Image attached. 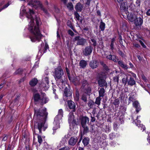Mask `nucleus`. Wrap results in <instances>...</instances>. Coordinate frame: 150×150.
Returning <instances> with one entry per match:
<instances>
[{"mask_svg":"<svg viewBox=\"0 0 150 150\" xmlns=\"http://www.w3.org/2000/svg\"><path fill=\"white\" fill-rule=\"evenodd\" d=\"M100 28L101 29V30H103V23L102 21H101V22L100 24Z\"/></svg>","mask_w":150,"mask_h":150,"instance_id":"nucleus-59","label":"nucleus"},{"mask_svg":"<svg viewBox=\"0 0 150 150\" xmlns=\"http://www.w3.org/2000/svg\"><path fill=\"white\" fill-rule=\"evenodd\" d=\"M64 93L65 96L66 97H69V98H70L72 94V91L66 87L65 88Z\"/></svg>","mask_w":150,"mask_h":150,"instance_id":"nucleus-19","label":"nucleus"},{"mask_svg":"<svg viewBox=\"0 0 150 150\" xmlns=\"http://www.w3.org/2000/svg\"><path fill=\"white\" fill-rule=\"evenodd\" d=\"M117 62L119 65L122 68L125 69H128L127 65L123 63L122 61H118V59Z\"/></svg>","mask_w":150,"mask_h":150,"instance_id":"nucleus-31","label":"nucleus"},{"mask_svg":"<svg viewBox=\"0 0 150 150\" xmlns=\"http://www.w3.org/2000/svg\"><path fill=\"white\" fill-rule=\"evenodd\" d=\"M98 83L100 87H102L103 86V72L99 73L97 77Z\"/></svg>","mask_w":150,"mask_h":150,"instance_id":"nucleus-11","label":"nucleus"},{"mask_svg":"<svg viewBox=\"0 0 150 150\" xmlns=\"http://www.w3.org/2000/svg\"><path fill=\"white\" fill-rule=\"evenodd\" d=\"M115 40V38H113L111 40V45H110V47L111 49L112 50H113L114 49V43Z\"/></svg>","mask_w":150,"mask_h":150,"instance_id":"nucleus-44","label":"nucleus"},{"mask_svg":"<svg viewBox=\"0 0 150 150\" xmlns=\"http://www.w3.org/2000/svg\"><path fill=\"white\" fill-rule=\"evenodd\" d=\"M48 49H49L48 45V44H47L46 43L45 44L44 49L43 50V52L44 53L46 52L47 50Z\"/></svg>","mask_w":150,"mask_h":150,"instance_id":"nucleus-54","label":"nucleus"},{"mask_svg":"<svg viewBox=\"0 0 150 150\" xmlns=\"http://www.w3.org/2000/svg\"><path fill=\"white\" fill-rule=\"evenodd\" d=\"M113 80L114 82L118 83L119 80V76H115L113 77Z\"/></svg>","mask_w":150,"mask_h":150,"instance_id":"nucleus-51","label":"nucleus"},{"mask_svg":"<svg viewBox=\"0 0 150 150\" xmlns=\"http://www.w3.org/2000/svg\"><path fill=\"white\" fill-rule=\"evenodd\" d=\"M99 96L97 97L96 99L95 103L99 105L100 104L101 100L100 97L103 96V88H101L99 91Z\"/></svg>","mask_w":150,"mask_h":150,"instance_id":"nucleus-14","label":"nucleus"},{"mask_svg":"<svg viewBox=\"0 0 150 150\" xmlns=\"http://www.w3.org/2000/svg\"><path fill=\"white\" fill-rule=\"evenodd\" d=\"M23 72V70L20 69H19L16 70V71L14 73V75L17 74H21Z\"/></svg>","mask_w":150,"mask_h":150,"instance_id":"nucleus-40","label":"nucleus"},{"mask_svg":"<svg viewBox=\"0 0 150 150\" xmlns=\"http://www.w3.org/2000/svg\"><path fill=\"white\" fill-rule=\"evenodd\" d=\"M98 47L101 49H103V42H101L99 43V45L98 46Z\"/></svg>","mask_w":150,"mask_h":150,"instance_id":"nucleus-58","label":"nucleus"},{"mask_svg":"<svg viewBox=\"0 0 150 150\" xmlns=\"http://www.w3.org/2000/svg\"><path fill=\"white\" fill-rule=\"evenodd\" d=\"M93 48L91 45L86 47L83 50V54L85 56H88L91 54L93 50Z\"/></svg>","mask_w":150,"mask_h":150,"instance_id":"nucleus-10","label":"nucleus"},{"mask_svg":"<svg viewBox=\"0 0 150 150\" xmlns=\"http://www.w3.org/2000/svg\"><path fill=\"white\" fill-rule=\"evenodd\" d=\"M104 75H105L108 74L109 73V70L108 67L106 65L104 64Z\"/></svg>","mask_w":150,"mask_h":150,"instance_id":"nucleus-32","label":"nucleus"},{"mask_svg":"<svg viewBox=\"0 0 150 150\" xmlns=\"http://www.w3.org/2000/svg\"><path fill=\"white\" fill-rule=\"evenodd\" d=\"M120 103V100L118 98L115 99L113 102V104L116 106H118Z\"/></svg>","mask_w":150,"mask_h":150,"instance_id":"nucleus-41","label":"nucleus"},{"mask_svg":"<svg viewBox=\"0 0 150 150\" xmlns=\"http://www.w3.org/2000/svg\"><path fill=\"white\" fill-rule=\"evenodd\" d=\"M67 25L69 27L74 31H76V30L75 29L74 27L72 25L71 22V21L69 20L68 21L67 23Z\"/></svg>","mask_w":150,"mask_h":150,"instance_id":"nucleus-36","label":"nucleus"},{"mask_svg":"<svg viewBox=\"0 0 150 150\" xmlns=\"http://www.w3.org/2000/svg\"><path fill=\"white\" fill-rule=\"evenodd\" d=\"M22 13H25L26 17L30 20L28 30L32 34L30 37L31 41L33 42L36 40L39 41L42 36L38 27L40 22V18L37 17L33 11L31 9H29V12H26L25 9H21L20 14Z\"/></svg>","mask_w":150,"mask_h":150,"instance_id":"nucleus-1","label":"nucleus"},{"mask_svg":"<svg viewBox=\"0 0 150 150\" xmlns=\"http://www.w3.org/2000/svg\"><path fill=\"white\" fill-rule=\"evenodd\" d=\"M117 0L119 3H120L121 4L120 8L121 10L124 11L125 13L127 11V3L125 2H123L122 3V2L123 0Z\"/></svg>","mask_w":150,"mask_h":150,"instance_id":"nucleus-13","label":"nucleus"},{"mask_svg":"<svg viewBox=\"0 0 150 150\" xmlns=\"http://www.w3.org/2000/svg\"><path fill=\"white\" fill-rule=\"evenodd\" d=\"M28 4L33 7L35 9H37L39 7L44 12L47 16H49V14L47 10L45 8L42 3L39 0H30L28 1Z\"/></svg>","mask_w":150,"mask_h":150,"instance_id":"nucleus-3","label":"nucleus"},{"mask_svg":"<svg viewBox=\"0 0 150 150\" xmlns=\"http://www.w3.org/2000/svg\"><path fill=\"white\" fill-rule=\"evenodd\" d=\"M67 8L70 10L73 9V6L71 3H69L67 5Z\"/></svg>","mask_w":150,"mask_h":150,"instance_id":"nucleus-43","label":"nucleus"},{"mask_svg":"<svg viewBox=\"0 0 150 150\" xmlns=\"http://www.w3.org/2000/svg\"><path fill=\"white\" fill-rule=\"evenodd\" d=\"M48 113L46 112V108H40L35 109L34 118L36 120L34 123L33 133L36 134V129H38L40 134H41L42 130L45 131L47 127L44 126L46 121Z\"/></svg>","mask_w":150,"mask_h":150,"instance_id":"nucleus-2","label":"nucleus"},{"mask_svg":"<svg viewBox=\"0 0 150 150\" xmlns=\"http://www.w3.org/2000/svg\"><path fill=\"white\" fill-rule=\"evenodd\" d=\"M110 139H112L115 138V135L113 133H111L109 135Z\"/></svg>","mask_w":150,"mask_h":150,"instance_id":"nucleus-53","label":"nucleus"},{"mask_svg":"<svg viewBox=\"0 0 150 150\" xmlns=\"http://www.w3.org/2000/svg\"><path fill=\"white\" fill-rule=\"evenodd\" d=\"M106 58L110 60H112L115 62H118V59L115 55H112L111 54L108 55L106 57Z\"/></svg>","mask_w":150,"mask_h":150,"instance_id":"nucleus-23","label":"nucleus"},{"mask_svg":"<svg viewBox=\"0 0 150 150\" xmlns=\"http://www.w3.org/2000/svg\"><path fill=\"white\" fill-rule=\"evenodd\" d=\"M69 148L67 146H65L60 149L59 150H69Z\"/></svg>","mask_w":150,"mask_h":150,"instance_id":"nucleus-57","label":"nucleus"},{"mask_svg":"<svg viewBox=\"0 0 150 150\" xmlns=\"http://www.w3.org/2000/svg\"><path fill=\"white\" fill-rule=\"evenodd\" d=\"M82 100L84 102H86L87 101V97L85 95H83L81 98Z\"/></svg>","mask_w":150,"mask_h":150,"instance_id":"nucleus-47","label":"nucleus"},{"mask_svg":"<svg viewBox=\"0 0 150 150\" xmlns=\"http://www.w3.org/2000/svg\"><path fill=\"white\" fill-rule=\"evenodd\" d=\"M139 42L141 45L144 48H146V46L144 45V43L141 40H140Z\"/></svg>","mask_w":150,"mask_h":150,"instance_id":"nucleus-60","label":"nucleus"},{"mask_svg":"<svg viewBox=\"0 0 150 150\" xmlns=\"http://www.w3.org/2000/svg\"><path fill=\"white\" fill-rule=\"evenodd\" d=\"M81 126L87 125H88L89 119L88 117H83L81 119Z\"/></svg>","mask_w":150,"mask_h":150,"instance_id":"nucleus-17","label":"nucleus"},{"mask_svg":"<svg viewBox=\"0 0 150 150\" xmlns=\"http://www.w3.org/2000/svg\"><path fill=\"white\" fill-rule=\"evenodd\" d=\"M91 122H95L96 120V119L94 117H93L91 115Z\"/></svg>","mask_w":150,"mask_h":150,"instance_id":"nucleus-64","label":"nucleus"},{"mask_svg":"<svg viewBox=\"0 0 150 150\" xmlns=\"http://www.w3.org/2000/svg\"><path fill=\"white\" fill-rule=\"evenodd\" d=\"M138 127L140 128L142 131H144L145 129V126L142 124H139V125L138 126Z\"/></svg>","mask_w":150,"mask_h":150,"instance_id":"nucleus-48","label":"nucleus"},{"mask_svg":"<svg viewBox=\"0 0 150 150\" xmlns=\"http://www.w3.org/2000/svg\"><path fill=\"white\" fill-rule=\"evenodd\" d=\"M38 141L39 143L40 144L42 142V138L39 135H38Z\"/></svg>","mask_w":150,"mask_h":150,"instance_id":"nucleus-50","label":"nucleus"},{"mask_svg":"<svg viewBox=\"0 0 150 150\" xmlns=\"http://www.w3.org/2000/svg\"><path fill=\"white\" fill-rule=\"evenodd\" d=\"M99 64L98 62L96 60H92L89 62V65L92 69L97 68Z\"/></svg>","mask_w":150,"mask_h":150,"instance_id":"nucleus-15","label":"nucleus"},{"mask_svg":"<svg viewBox=\"0 0 150 150\" xmlns=\"http://www.w3.org/2000/svg\"><path fill=\"white\" fill-rule=\"evenodd\" d=\"M142 79L145 82H146L147 80L146 79V77L145 76H144V75H142Z\"/></svg>","mask_w":150,"mask_h":150,"instance_id":"nucleus-61","label":"nucleus"},{"mask_svg":"<svg viewBox=\"0 0 150 150\" xmlns=\"http://www.w3.org/2000/svg\"><path fill=\"white\" fill-rule=\"evenodd\" d=\"M124 116L123 115L121 114L119 117V120L121 124L122 123L124 122Z\"/></svg>","mask_w":150,"mask_h":150,"instance_id":"nucleus-39","label":"nucleus"},{"mask_svg":"<svg viewBox=\"0 0 150 150\" xmlns=\"http://www.w3.org/2000/svg\"><path fill=\"white\" fill-rule=\"evenodd\" d=\"M63 112L62 109L59 110L58 115L54 118V124L55 125V127H54L53 129L54 131L56 130L57 129L60 127V121L61 120L63 116Z\"/></svg>","mask_w":150,"mask_h":150,"instance_id":"nucleus-4","label":"nucleus"},{"mask_svg":"<svg viewBox=\"0 0 150 150\" xmlns=\"http://www.w3.org/2000/svg\"><path fill=\"white\" fill-rule=\"evenodd\" d=\"M68 106L70 109L72 110L73 112L76 111V105L74 102L71 100H68L67 101Z\"/></svg>","mask_w":150,"mask_h":150,"instance_id":"nucleus-12","label":"nucleus"},{"mask_svg":"<svg viewBox=\"0 0 150 150\" xmlns=\"http://www.w3.org/2000/svg\"><path fill=\"white\" fill-rule=\"evenodd\" d=\"M68 33L69 35H71V36H73L74 35V33L70 29L68 30Z\"/></svg>","mask_w":150,"mask_h":150,"instance_id":"nucleus-56","label":"nucleus"},{"mask_svg":"<svg viewBox=\"0 0 150 150\" xmlns=\"http://www.w3.org/2000/svg\"><path fill=\"white\" fill-rule=\"evenodd\" d=\"M132 119L134 120V122L135 123L136 125L138 127L139 125V124H141V121L139 120H138L137 119H136L135 120H134V118L132 117Z\"/></svg>","mask_w":150,"mask_h":150,"instance_id":"nucleus-38","label":"nucleus"},{"mask_svg":"<svg viewBox=\"0 0 150 150\" xmlns=\"http://www.w3.org/2000/svg\"><path fill=\"white\" fill-rule=\"evenodd\" d=\"M133 106L136 108V112L138 113L141 110L139 103L137 101H135L133 103Z\"/></svg>","mask_w":150,"mask_h":150,"instance_id":"nucleus-24","label":"nucleus"},{"mask_svg":"<svg viewBox=\"0 0 150 150\" xmlns=\"http://www.w3.org/2000/svg\"><path fill=\"white\" fill-rule=\"evenodd\" d=\"M74 15L75 16L76 18V19L79 21L80 20V15L79 14L77 13V11H75L74 13Z\"/></svg>","mask_w":150,"mask_h":150,"instance_id":"nucleus-46","label":"nucleus"},{"mask_svg":"<svg viewBox=\"0 0 150 150\" xmlns=\"http://www.w3.org/2000/svg\"><path fill=\"white\" fill-rule=\"evenodd\" d=\"M34 100L35 104H39L40 100L41 98L38 93H36L34 96Z\"/></svg>","mask_w":150,"mask_h":150,"instance_id":"nucleus-22","label":"nucleus"},{"mask_svg":"<svg viewBox=\"0 0 150 150\" xmlns=\"http://www.w3.org/2000/svg\"><path fill=\"white\" fill-rule=\"evenodd\" d=\"M78 140V138L77 137H71L69 140L68 144L71 146H74L76 144Z\"/></svg>","mask_w":150,"mask_h":150,"instance_id":"nucleus-16","label":"nucleus"},{"mask_svg":"<svg viewBox=\"0 0 150 150\" xmlns=\"http://www.w3.org/2000/svg\"><path fill=\"white\" fill-rule=\"evenodd\" d=\"M49 74L48 72L47 71H46L44 76V80L43 81V82L42 84V85L43 87L46 88H49V77L48 76Z\"/></svg>","mask_w":150,"mask_h":150,"instance_id":"nucleus-9","label":"nucleus"},{"mask_svg":"<svg viewBox=\"0 0 150 150\" xmlns=\"http://www.w3.org/2000/svg\"><path fill=\"white\" fill-rule=\"evenodd\" d=\"M81 91L84 93L90 95L91 93V88L88 82L86 80H83L81 81Z\"/></svg>","mask_w":150,"mask_h":150,"instance_id":"nucleus-5","label":"nucleus"},{"mask_svg":"<svg viewBox=\"0 0 150 150\" xmlns=\"http://www.w3.org/2000/svg\"><path fill=\"white\" fill-rule=\"evenodd\" d=\"M136 4L137 7H139L140 6L141 4L140 0H137L136 2Z\"/></svg>","mask_w":150,"mask_h":150,"instance_id":"nucleus-55","label":"nucleus"},{"mask_svg":"<svg viewBox=\"0 0 150 150\" xmlns=\"http://www.w3.org/2000/svg\"><path fill=\"white\" fill-rule=\"evenodd\" d=\"M127 15L128 20L130 22H133L136 18H137V15L133 11L132 12L129 11L126 12Z\"/></svg>","mask_w":150,"mask_h":150,"instance_id":"nucleus-8","label":"nucleus"},{"mask_svg":"<svg viewBox=\"0 0 150 150\" xmlns=\"http://www.w3.org/2000/svg\"><path fill=\"white\" fill-rule=\"evenodd\" d=\"M110 126L109 125H107L106 126V128L105 129V132L107 133H108L110 130Z\"/></svg>","mask_w":150,"mask_h":150,"instance_id":"nucleus-45","label":"nucleus"},{"mask_svg":"<svg viewBox=\"0 0 150 150\" xmlns=\"http://www.w3.org/2000/svg\"><path fill=\"white\" fill-rule=\"evenodd\" d=\"M146 14L147 16H150V8L147 10Z\"/></svg>","mask_w":150,"mask_h":150,"instance_id":"nucleus-62","label":"nucleus"},{"mask_svg":"<svg viewBox=\"0 0 150 150\" xmlns=\"http://www.w3.org/2000/svg\"><path fill=\"white\" fill-rule=\"evenodd\" d=\"M119 127V125L116 123H114L113 124V128L115 130H117Z\"/></svg>","mask_w":150,"mask_h":150,"instance_id":"nucleus-49","label":"nucleus"},{"mask_svg":"<svg viewBox=\"0 0 150 150\" xmlns=\"http://www.w3.org/2000/svg\"><path fill=\"white\" fill-rule=\"evenodd\" d=\"M74 42L77 41L76 45L83 46L86 42V39L81 37L79 36H76L73 39Z\"/></svg>","mask_w":150,"mask_h":150,"instance_id":"nucleus-7","label":"nucleus"},{"mask_svg":"<svg viewBox=\"0 0 150 150\" xmlns=\"http://www.w3.org/2000/svg\"><path fill=\"white\" fill-rule=\"evenodd\" d=\"M134 21V23L135 25L137 26H139L141 25L143 23V20L141 17L137 18H136Z\"/></svg>","mask_w":150,"mask_h":150,"instance_id":"nucleus-20","label":"nucleus"},{"mask_svg":"<svg viewBox=\"0 0 150 150\" xmlns=\"http://www.w3.org/2000/svg\"><path fill=\"white\" fill-rule=\"evenodd\" d=\"M10 4L9 3V2H8L7 4L5 5L2 8L0 9V12L3 9H4L7 7L8 6L10 5Z\"/></svg>","mask_w":150,"mask_h":150,"instance_id":"nucleus-52","label":"nucleus"},{"mask_svg":"<svg viewBox=\"0 0 150 150\" xmlns=\"http://www.w3.org/2000/svg\"><path fill=\"white\" fill-rule=\"evenodd\" d=\"M74 119V116L73 112H70L68 118V121L69 123Z\"/></svg>","mask_w":150,"mask_h":150,"instance_id":"nucleus-35","label":"nucleus"},{"mask_svg":"<svg viewBox=\"0 0 150 150\" xmlns=\"http://www.w3.org/2000/svg\"><path fill=\"white\" fill-rule=\"evenodd\" d=\"M64 75V72L63 70L60 66L58 67L55 69L54 76L56 81L59 79H62V76Z\"/></svg>","mask_w":150,"mask_h":150,"instance_id":"nucleus-6","label":"nucleus"},{"mask_svg":"<svg viewBox=\"0 0 150 150\" xmlns=\"http://www.w3.org/2000/svg\"><path fill=\"white\" fill-rule=\"evenodd\" d=\"M83 6L79 2L77 3L75 7L76 11L81 12L83 9Z\"/></svg>","mask_w":150,"mask_h":150,"instance_id":"nucleus-21","label":"nucleus"},{"mask_svg":"<svg viewBox=\"0 0 150 150\" xmlns=\"http://www.w3.org/2000/svg\"><path fill=\"white\" fill-rule=\"evenodd\" d=\"M87 64V62L84 60H81L79 63V65L81 68H84L86 67Z\"/></svg>","mask_w":150,"mask_h":150,"instance_id":"nucleus-27","label":"nucleus"},{"mask_svg":"<svg viewBox=\"0 0 150 150\" xmlns=\"http://www.w3.org/2000/svg\"><path fill=\"white\" fill-rule=\"evenodd\" d=\"M39 104L41 105H43L48 102L49 99L46 96L45 94L44 93L42 96H41Z\"/></svg>","mask_w":150,"mask_h":150,"instance_id":"nucleus-18","label":"nucleus"},{"mask_svg":"<svg viewBox=\"0 0 150 150\" xmlns=\"http://www.w3.org/2000/svg\"><path fill=\"white\" fill-rule=\"evenodd\" d=\"M89 139L87 137L84 138L82 140V142L84 146L88 145L89 144Z\"/></svg>","mask_w":150,"mask_h":150,"instance_id":"nucleus-33","label":"nucleus"},{"mask_svg":"<svg viewBox=\"0 0 150 150\" xmlns=\"http://www.w3.org/2000/svg\"><path fill=\"white\" fill-rule=\"evenodd\" d=\"M94 104L95 103L92 100H90L88 102V105L90 108H93V106Z\"/></svg>","mask_w":150,"mask_h":150,"instance_id":"nucleus-37","label":"nucleus"},{"mask_svg":"<svg viewBox=\"0 0 150 150\" xmlns=\"http://www.w3.org/2000/svg\"><path fill=\"white\" fill-rule=\"evenodd\" d=\"M129 76H130V75L129 74H127L126 75V76L125 77H124L122 79V83L125 85L127 83H128V77Z\"/></svg>","mask_w":150,"mask_h":150,"instance_id":"nucleus-34","label":"nucleus"},{"mask_svg":"<svg viewBox=\"0 0 150 150\" xmlns=\"http://www.w3.org/2000/svg\"><path fill=\"white\" fill-rule=\"evenodd\" d=\"M110 145L112 146H115L116 144V143L114 141H112L110 143Z\"/></svg>","mask_w":150,"mask_h":150,"instance_id":"nucleus-63","label":"nucleus"},{"mask_svg":"<svg viewBox=\"0 0 150 150\" xmlns=\"http://www.w3.org/2000/svg\"><path fill=\"white\" fill-rule=\"evenodd\" d=\"M129 79L128 80V84L131 86H133L136 84V82L133 78L131 76H130Z\"/></svg>","mask_w":150,"mask_h":150,"instance_id":"nucleus-26","label":"nucleus"},{"mask_svg":"<svg viewBox=\"0 0 150 150\" xmlns=\"http://www.w3.org/2000/svg\"><path fill=\"white\" fill-rule=\"evenodd\" d=\"M70 123L72 124L73 125H77L79 124V122L78 119H77V121L74 119Z\"/></svg>","mask_w":150,"mask_h":150,"instance_id":"nucleus-42","label":"nucleus"},{"mask_svg":"<svg viewBox=\"0 0 150 150\" xmlns=\"http://www.w3.org/2000/svg\"><path fill=\"white\" fill-rule=\"evenodd\" d=\"M91 42L90 43L91 45L95 47L97 45V43L96 41V39L95 38L92 37L90 38Z\"/></svg>","mask_w":150,"mask_h":150,"instance_id":"nucleus-29","label":"nucleus"},{"mask_svg":"<svg viewBox=\"0 0 150 150\" xmlns=\"http://www.w3.org/2000/svg\"><path fill=\"white\" fill-rule=\"evenodd\" d=\"M38 82V80L37 79H36L34 78L30 81L29 83L31 86H34L37 84Z\"/></svg>","mask_w":150,"mask_h":150,"instance_id":"nucleus-28","label":"nucleus"},{"mask_svg":"<svg viewBox=\"0 0 150 150\" xmlns=\"http://www.w3.org/2000/svg\"><path fill=\"white\" fill-rule=\"evenodd\" d=\"M83 128V131H81V134L84 135L89 132V128L87 125L81 126Z\"/></svg>","mask_w":150,"mask_h":150,"instance_id":"nucleus-25","label":"nucleus"},{"mask_svg":"<svg viewBox=\"0 0 150 150\" xmlns=\"http://www.w3.org/2000/svg\"><path fill=\"white\" fill-rule=\"evenodd\" d=\"M80 79L79 77L74 78L73 80L72 81L75 85H79L80 84Z\"/></svg>","mask_w":150,"mask_h":150,"instance_id":"nucleus-30","label":"nucleus"}]
</instances>
